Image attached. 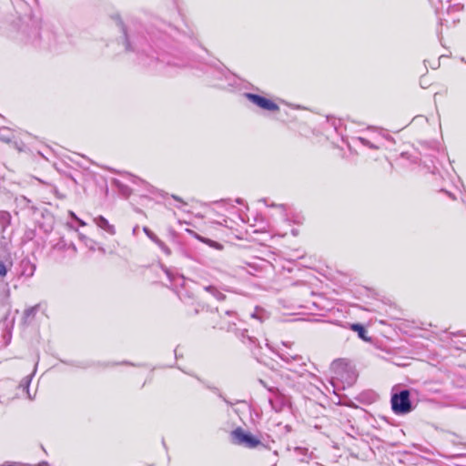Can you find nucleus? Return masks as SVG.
Here are the masks:
<instances>
[{
  "mask_svg": "<svg viewBox=\"0 0 466 466\" xmlns=\"http://www.w3.org/2000/svg\"><path fill=\"white\" fill-rule=\"evenodd\" d=\"M7 269L5 265L0 261V278H3L6 275Z\"/></svg>",
  "mask_w": 466,
  "mask_h": 466,
  "instance_id": "473e14b6",
  "label": "nucleus"
},
{
  "mask_svg": "<svg viewBox=\"0 0 466 466\" xmlns=\"http://www.w3.org/2000/svg\"><path fill=\"white\" fill-rule=\"evenodd\" d=\"M447 173H448V176L451 178L452 175L451 173H449L448 171H447Z\"/></svg>",
  "mask_w": 466,
  "mask_h": 466,
  "instance_id": "3c124183",
  "label": "nucleus"
},
{
  "mask_svg": "<svg viewBox=\"0 0 466 466\" xmlns=\"http://www.w3.org/2000/svg\"><path fill=\"white\" fill-rule=\"evenodd\" d=\"M132 181L133 183L135 184H137V185H141L144 187V188L146 189V191L149 192V193H154L155 192V187L151 185H149L148 183H147L146 181L142 180L141 178L139 177H137L135 176H132Z\"/></svg>",
  "mask_w": 466,
  "mask_h": 466,
  "instance_id": "412c9836",
  "label": "nucleus"
},
{
  "mask_svg": "<svg viewBox=\"0 0 466 466\" xmlns=\"http://www.w3.org/2000/svg\"><path fill=\"white\" fill-rule=\"evenodd\" d=\"M451 383L454 385L456 392L452 395H439V406H454L466 409V380L460 376L456 380L452 379Z\"/></svg>",
  "mask_w": 466,
  "mask_h": 466,
  "instance_id": "39448f33",
  "label": "nucleus"
},
{
  "mask_svg": "<svg viewBox=\"0 0 466 466\" xmlns=\"http://www.w3.org/2000/svg\"><path fill=\"white\" fill-rule=\"evenodd\" d=\"M277 354L287 364L298 362L299 369H291V372L296 376L299 378L311 376V373L307 372L305 359L301 355L294 352L286 343H283V347L278 350Z\"/></svg>",
  "mask_w": 466,
  "mask_h": 466,
  "instance_id": "0eeeda50",
  "label": "nucleus"
},
{
  "mask_svg": "<svg viewBox=\"0 0 466 466\" xmlns=\"http://www.w3.org/2000/svg\"><path fill=\"white\" fill-rule=\"evenodd\" d=\"M429 2H430L431 5H433V1H432V0H429Z\"/></svg>",
  "mask_w": 466,
  "mask_h": 466,
  "instance_id": "5fc2aeb1",
  "label": "nucleus"
},
{
  "mask_svg": "<svg viewBox=\"0 0 466 466\" xmlns=\"http://www.w3.org/2000/svg\"><path fill=\"white\" fill-rule=\"evenodd\" d=\"M391 410L396 415H406L411 412L415 406L410 400V390L407 389H392L390 397Z\"/></svg>",
  "mask_w": 466,
  "mask_h": 466,
  "instance_id": "423d86ee",
  "label": "nucleus"
},
{
  "mask_svg": "<svg viewBox=\"0 0 466 466\" xmlns=\"http://www.w3.org/2000/svg\"><path fill=\"white\" fill-rule=\"evenodd\" d=\"M113 19L124 35L126 51L135 53L143 66L156 71L164 70L166 66H184L171 60L164 49L168 46L170 39L182 41L186 37L193 38L192 31L181 33L177 28L164 23L147 28L134 18L125 23L119 15H114Z\"/></svg>",
  "mask_w": 466,
  "mask_h": 466,
  "instance_id": "f257e3e1",
  "label": "nucleus"
},
{
  "mask_svg": "<svg viewBox=\"0 0 466 466\" xmlns=\"http://www.w3.org/2000/svg\"><path fill=\"white\" fill-rule=\"evenodd\" d=\"M268 391L271 394L268 397V402L272 410L276 412L281 411L285 407L289 405V398L281 393L278 388H268Z\"/></svg>",
  "mask_w": 466,
  "mask_h": 466,
  "instance_id": "9d476101",
  "label": "nucleus"
},
{
  "mask_svg": "<svg viewBox=\"0 0 466 466\" xmlns=\"http://www.w3.org/2000/svg\"><path fill=\"white\" fill-rule=\"evenodd\" d=\"M236 202H237L238 204H241V203H242V199H241V198H237V199H236Z\"/></svg>",
  "mask_w": 466,
  "mask_h": 466,
  "instance_id": "a18cd8bd",
  "label": "nucleus"
},
{
  "mask_svg": "<svg viewBox=\"0 0 466 466\" xmlns=\"http://www.w3.org/2000/svg\"><path fill=\"white\" fill-rule=\"evenodd\" d=\"M26 265L28 266L29 269L25 268L23 274H25L27 277H32L34 275L35 266L29 263H26Z\"/></svg>",
  "mask_w": 466,
  "mask_h": 466,
  "instance_id": "c756f323",
  "label": "nucleus"
},
{
  "mask_svg": "<svg viewBox=\"0 0 466 466\" xmlns=\"http://www.w3.org/2000/svg\"><path fill=\"white\" fill-rule=\"evenodd\" d=\"M71 246H72V248L74 249V251H76V246L74 244H72Z\"/></svg>",
  "mask_w": 466,
  "mask_h": 466,
  "instance_id": "09e8293b",
  "label": "nucleus"
},
{
  "mask_svg": "<svg viewBox=\"0 0 466 466\" xmlns=\"http://www.w3.org/2000/svg\"><path fill=\"white\" fill-rule=\"evenodd\" d=\"M69 216H70L72 218H74L76 221V218H78L76 217V215L73 211H69Z\"/></svg>",
  "mask_w": 466,
  "mask_h": 466,
  "instance_id": "a19ab883",
  "label": "nucleus"
},
{
  "mask_svg": "<svg viewBox=\"0 0 466 466\" xmlns=\"http://www.w3.org/2000/svg\"><path fill=\"white\" fill-rule=\"evenodd\" d=\"M340 363L339 362H334L333 363V368L336 370L335 372H336V375H337V379H340L342 380L344 378V371L347 373V376H348V380H347V384L348 385H351L355 380H356V374L354 373V371L352 370H348V367H342L340 368Z\"/></svg>",
  "mask_w": 466,
  "mask_h": 466,
  "instance_id": "ddd939ff",
  "label": "nucleus"
},
{
  "mask_svg": "<svg viewBox=\"0 0 466 466\" xmlns=\"http://www.w3.org/2000/svg\"><path fill=\"white\" fill-rule=\"evenodd\" d=\"M76 221L78 222V224H79L80 226H82V227L86 226V222H85V221H83L82 219H80L79 218H76Z\"/></svg>",
  "mask_w": 466,
  "mask_h": 466,
  "instance_id": "79ce46f5",
  "label": "nucleus"
},
{
  "mask_svg": "<svg viewBox=\"0 0 466 466\" xmlns=\"http://www.w3.org/2000/svg\"><path fill=\"white\" fill-rule=\"evenodd\" d=\"M350 329L356 332H358V336L365 340V341H368L370 340V339L366 336L367 334V330L365 329V327L360 323H354V324H351L350 325Z\"/></svg>",
  "mask_w": 466,
  "mask_h": 466,
  "instance_id": "a211bd4d",
  "label": "nucleus"
},
{
  "mask_svg": "<svg viewBox=\"0 0 466 466\" xmlns=\"http://www.w3.org/2000/svg\"><path fill=\"white\" fill-rule=\"evenodd\" d=\"M37 311H38V306H34V307H31V308L25 309L24 312V317H23L24 322L25 323L31 322V320L34 319V317L35 316Z\"/></svg>",
  "mask_w": 466,
  "mask_h": 466,
  "instance_id": "aec40b11",
  "label": "nucleus"
},
{
  "mask_svg": "<svg viewBox=\"0 0 466 466\" xmlns=\"http://www.w3.org/2000/svg\"><path fill=\"white\" fill-rule=\"evenodd\" d=\"M463 437L448 431H439V441H441V450L439 457L449 460L465 459L466 454L451 452V448H457L460 445H465Z\"/></svg>",
  "mask_w": 466,
  "mask_h": 466,
  "instance_id": "20e7f679",
  "label": "nucleus"
},
{
  "mask_svg": "<svg viewBox=\"0 0 466 466\" xmlns=\"http://www.w3.org/2000/svg\"><path fill=\"white\" fill-rule=\"evenodd\" d=\"M439 192H441V193L447 195L451 199H455L456 198L454 194L452 192H451L450 190H448L447 188H445V187H440L439 188Z\"/></svg>",
  "mask_w": 466,
  "mask_h": 466,
  "instance_id": "2f4dec72",
  "label": "nucleus"
},
{
  "mask_svg": "<svg viewBox=\"0 0 466 466\" xmlns=\"http://www.w3.org/2000/svg\"><path fill=\"white\" fill-rule=\"evenodd\" d=\"M288 369L289 370V371H291V369H299V365H298V362H293L292 364H288Z\"/></svg>",
  "mask_w": 466,
  "mask_h": 466,
  "instance_id": "4c0bfd02",
  "label": "nucleus"
},
{
  "mask_svg": "<svg viewBox=\"0 0 466 466\" xmlns=\"http://www.w3.org/2000/svg\"><path fill=\"white\" fill-rule=\"evenodd\" d=\"M439 24L441 25L450 26V21L446 18H439Z\"/></svg>",
  "mask_w": 466,
  "mask_h": 466,
  "instance_id": "f704fd0d",
  "label": "nucleus"
},
{
  "mask_svg": "<svg viewBox=\"0 0 466 466\" xmlns=\"http://www.w3.org/2000/svg\"><path fill=\"white\" fill-rule=\"evenodd\" d=\"M137 228H138L137 226L134 228V229H133L134 234H136V232H137Z\"/></svg>",
  "mask_w": 466,
  "mask_h": 466,
  "instance_id": "49530a36",
  "label": "nucleus"
},
{
  "mask_svg": "<svg viewBox=\"0 0 466 466\" xmlns=\"http://www.w3.org/2000/svg\"><path fill=\"white\" fill-rule=\"evenodd\" d=\"M143 231L148 237V238H150L161 248V250H163L166 254L170 253V250L167 248V246L161 239H159L157 236L154 232H152L147 227H144Z\"/></svg>",
  "mask_w": 466,
  "mask_h": 466,
  "instance_id": "2eb2a0df",
  "label": "nucleus"
},
{
  "mask_svg": "<svg viewBox=\"0 0 466 466\" xmlns=\"http://www.w3.org/2000/svg\"><path fill=\"white\" fill-rule=\"evenodd\" d=\"M251 318L258 319L260 323H262L265 319H268V312L262 308L257 307L254 312L251 314Z\"/></svg>",
  "mask_w": 466,
  "mask_h": 466,
  "instance_id": "6ab92c4d",
  "label": "nucleus"
},
{
  "mask_svg": "<svg viewBox=\"0 0 466 466\" xmlns=\"http://www.w3.org/2000/svg\"><path fill=\"white\" fill-rule=\"evenodd\" d=\"M219 329L228 332H233L244 344L248 346L250 350L258 346V339L248 334V330L243 328V322L238 318L236 311L224 310L220 314Z\"/></svg>",
  "mask_w": 466,
  "mask_h": 466,
  "instance_id": "f03ea898",
  "label": "nucleus"
},
{
  "mask_svg": "<svg viewBox=\"0 0 466 466\" xmlns=\"http://www.w3.org/2000/svg\"><path fill=\"white\" fill-rule=\"evenodd\" d=\"M443 56H445V55H441V56H439V59H440L441 57H443Z\"/></svg>",
  "mask_w": 466,
  "mask_h": 466,
  "instance_id": "864d4df0",
  "label": "nucleus"
},
{
  "mask_svg": "<svg viewBox=\"0 0 466 466\" xmlns=\"http://www.w3.org/2000/svg\"><path fill=\"white\" fill-rule=\"evenodd\" d=\"M258 383H259L260 385H262L264 388H266L268 390V388H271V387H270V386H268V385L267 384V382H266L265 380H263L262 379H259V380H258Z\"/></svg>",
  "mask_w": 466,
  "mask_h": 466,
  "instance_id": "c9c22d12",
  "label": "nucleus"
},
{
  "mask_svg": "<svg viewBox=\"0 0 466 466\" xmlns=\"http://www.w3.org/2000/svg\"><path fill=\"white\" fill-rule=\"evenodd\" d=\"M260 201L264 202L268 207H273V208H279L280 210L281 215L283 217H285L286 205H284V204H275V203L268 204L266 198H263Z\"/></svg>",
  "mask_w": 466,
  "mask_h": 466,
  "instance_id": "bb28decb",
  "label": "nucleus"
},
{
  "mask_svg": "<svg viewBox=\"0 0 466 466\" xmlns=\"http://www.w3.org/2000/svg\"><path fill=\"white\" fill-rule=\"evenodd\" d=\"M357 139L365 147H368L372 149H379L380 147V144L379 141H381V138L377 135L373 140L366 137H359Z\"/></svg>",
  "mask_w": 466,
  "mask_h": 466,
  "instance_id": "dca6fc26",
  "label": "nucleus"
},
{
  "mask_svg": "<svg viewBox=\"0 0 466 466\" xmlns=\"http://www.w3.org/2000/svg\"><path fill=\"white\" fill-rule=\"evenodd\" d=\"M243 96L260 109L273 113L279 111V105L267 97L253 93H244Z\"/></svg>",
  "mask_w": 466,
  "mask_h": 466,
  "instance_id": "1a4fd4ad",
  "label": "nucleus"
},
{
  "mask_svg": "<svg viewBox=\"0 0 466 466\" xmlns=\"http://www.w3.org/2000/svg\"><path fill=\"white\" fill-rule=\"evenodd\" d=\"M461 459L453 460V461H453V464H454L455 466H463V465H462V463L461 462Z\"/></svg>",
  "mask_w": 466,
  "mask_h": 466,
  "instance_id": "ea45409f",
  "label": "nucleus"
},
{
  "mask_svg": "<svg viewBox=\"0 0 466 466\" xmlns=\"http://www.w3.org/2000/svg\"><path fill=\"white\" fill-rule=\"evenodd\" d=\"M451 8L452 12L453 11H459V7L457 5H449L448 9Z\"/></svg>",
  "mask_w": 466,
  "mask_h": 466,
  "instance_id": "37998d69",
  "label": "nucleus"
},
{
  "mask_svg": "<svg viewBox=\"0 0 466 466\" xmlns=\"http://www.w3.org/2000/svg\"><path fill=\"white\" fill-rule=\"evenodd\" d=\"M294 452L298 455H303V456H307L308 454V449L306 448H301V447H295L294 448Z\"/></svg>",
  "mask_w": 466,
  "mask_h": 466,
  "instance_id": "7c9ffc66",
  "label": "nucleus"
},
{
  "mask_svg": "<svg viewBox=\"0 0 466 466\" xmlns=\"http://www.w3.org/2000/svg\"><path fill=\"white\" fill-rule=\"evenodd\" d=\"M435 149H431V152L421 153L420 165L425 174H435Z\"/></svg>",
  "mask_w": 466,
  "mask_h": 466,
  "instance_id": "9b49d317",
  "label": "nucleus"
},
{
  "mask_svg": "<svg viewBox=\"0 0 466 466\" xmlns=\"http://www.w3.org/2000/svg\"><path fill=\"white\" fill-rule=\"evenodd\" d=\"M451 168L452 173L455 174L454 168L452 167H451Z\"/></svg>",
  "mask_w": 466,
  "mask_h": 466,
  "instance_id": "603ef678",
  "label": "nucleus"
},
{
  "mask_svg": "<svg viewBox=\"0 0 466 466\" xmlns=\"http://www.w3.org/2000/svg\"><path fill=\"white\" fill-rule=\"evenodd\" d=\"M167 276H168V278H169L170 281H173V279L171 278L170 273L167 272Z\"/></svg>",
  "mask_w": 466,
  "mask_h": 466,
  "instance_id": "de8ad7c7",
  "label": "nucleus"
},
{
  "mask_svg": "<svg viewBox=\"0 0 466 466\" xmlns=\"http://www.w3.org/2000/svg\"><path fill=\"white\" fill-rule=\"evenodd\" d=\"M197 238L201 240L202 242L204 243H207L208 244L210 247L212 248H215L217 249H221L222 248V245L219 244L218 242H216L214 240H211V239H208V238H203V237H200V236H197Z\"/></svg>",
  "mask_w": 466,
  "mask_h": 466,
  "instance_id": "b1692460",
  "label": "nucleus"
},
{
  "mask_svg": "<svg viewBox=\"0 0 466 466\" xmlns=\"http://www.w3.org/2000/svg\"><path fill=\"white\" fill-rule=\"evenodd\" d=\"M258 383H259L260 385H262L264 388H266L268 390V388H271V387H270V386H268V385L267 384V382H266L265 380H263L262 379H259V380H258Z\"/></svg>",
  "mask_w": 466,
  "mask_h": 466,
  "instance_id": "e433bc0d",
  "label": "nucleus"
},
{
  "mask_svg": "<svg viewBox=\"0 0 466 466\" xmlns=\"http://www.w3.org/2000/svg\"><path fill=\"white\" fill-rule=\"evenodd\" d=\"M79 238L81 241L84 242V244L86 245V247H87L90 250H95L96 249V242L87 237H86L85 235L79 233Z\"/></svg>",
  "mask_w": 466,
  "mask_h": 466,
  "instance_id": "5701e85b",
  "label": "nucleus"
},
{
  "mask_svg": "<svg viewBox=\"0 0 466 466\" xmlns=\"http://www.w3.org/2000/svg\"><path fill=\"white\" fill-rule=\"evenodd\" d=\"M0 140L3 142H5V143H12L14 147H15L19 151L23 150L22 142L15 140V134L9 127H0Z\"/></svg>",
  "mask_w": 466,
  "mask_h": 466,
  "instance_id": "f8f14e48",
  "label": "nucleus"
},
{
  "mask_svg": "<svg viewBox=\"0 0 466 466\" xmlns=\"http://www.w3.org/2000/svg\"><path fill=\"white\" fill-rule=\"evenodd\" d=\"M459 20H460V18L458 16H456V17L454 16V17H452L451 24L455 25L457 22H459Z\"/></svg>",
  "mask_w": 466,
  "mask_h": 466,
  "instance_id": "c03bdc74",
  "label": "nucleus"
},
{
  "mask_svg": "<svg viewBox=\"0 0 466 466\" xmlns=\"http://www.w3.org/2000/svg\"><path fill=\"white\" fill-rule=\"evenodd\" d=\"M94 223L101 229L106 231L111 236L116 234L115 226L110 224L109 221L103 216H97L93 219Z\"/></svg>",
  "mask_w": 466,
  "mask_h": 466,
  "instance_id": "4468645a",
  "label": "nucleus"
},
{
  "mask_svg": "<svg viewBox=\"0 0 466 466\" xmlns=\"http://www.w3.org/2000/svg\"><path fill=\"white\" fill-rule=\"evenodd\" d=\"M11 222V215L7 211L1 210L0 211V224L3 228H6Z\"/></svg>",
  "mask_w": 466,
  "mask_h": 466,
  "instance_id": "4be33fe9",
  "label": "nucleus"
},
{
  "mask_svg": "<svg viewBox=\"0 0 466 466\" xmlns=\"http://www.w3.org/2000/svg\"><path fill=\"white\" fill-rule=\"evenodd\" d=\"M215 76L218 80L221 81L223 78L228 80L229 77H231L230 74L225 70L218 69L214 71Z\"/></svg>",
  "mask_w": 466,
  "mask_h": 466,
  "instance_id": "393cba45",
  "label": "nucleus"
},
{
  "mask_svg": "<svg viewBox=\"0 0 466 466\" xmlns=\"http://www.w3.org/2000/svg\"><path fill=\"white\" fill-rule=\"evenodd\" d=\"M172 198H173L175 200H177V201H178V202L182 203L183 205H185V204H186V203H185V202H184V201H183L179 197H177V196L172 195Z\"/></svg>",
  "mask_w": 466,
  "mask_h": 466,
  "instance_id": "58836bf2",
  "label": "nucleus"
},
{
  "mask_svg": "<svg viewBox=\"0 0 466 466\" xmlns=\"http://www.w3.org/2000/svg\"><path fill=\"white\" fill-rule=\"evenodd\" d=\"M231 442L235 445L242 446L247 449H258L259 451L268 450L271 451L275 441L258 438L251 432L238 427L230 433Z\"/></svg>",
  "mask_w": 466,
  "mask_h": 466,
  "instance_id": "7ed1b4c3",
  "label": "nucleus"
},
{
  "mask_svg": "<svg viewBox=\"0 0 466 466\" xmlns=\"http://www.w3.org/2000/svg\"><path fill=\"white\" fill-rule=\"evenodd\" d=\"M439 342L441 343V347L466 351V334L461 332L451 333L442 330L439 332Z\"/></svg>",
  "mask_w": 466,
  "mask_h": 466,
  "instance_id": "6e6552de",
  "label": "nucleus"
},
{
  "mask_svg": "<svg viewBox=\"0 0 466 466\" xmlns=\"http://www.w3.org/2000/svg\"><path fill=\"white\" fill-rule=\"evenodd\" d=\"M204 290L211 294L214 298H216L218 301H222L226 299V296L218 290V289L215 286L208 285L204 287Z\"/></svg>",
  "mask_w": 466,
  "mask_h": 466,
  "instance_id": "f3484780",
  "label": "nucleus"
},
{
  "mask_svg": "<svg viewBox=\"0 0 466 466\" xmlns=\"http://www.w3.org/2000/svg\"><path fill=\"white\" fill-rule=\"evenodd\" d=\"M217 85L219 86H224L222 83H218Z\"/></svg>",
  "mask_w": 466,
  "mask_h": 466,
  "instance_id": "8fccbe9b",
  "label": "nucleus"
},
{
  "mask_svg": "<svg viewBox=\"0 0 466 466\" xmlns=\"http://www.w3.org/2000/svg\"><path fill=\"white\" fill-rule=\"evenodd\" d=\"M432 84V78L428 76L424 75L420 77V85L422 88H427Z\"/></svg>",
  "mask_w": 466,
  "mask_h": 466,
  "instance_id": "a878e982",
  "label": "nucleus"
},
{
  "mask_svg": "<svg viewBox=\"0 0 466 466\" xmlns=\"http://www.w3.org/2000/svg\"><path fill=\"white\" fill-rule=\"evenodd\" d=\"M1 325L3 327L5 328V333H4V339L5 340V343H8L11 339V332L9 329H7V324H6V321H4L3 323H1Z\"/></svg>",
  "mask_w": 466,
  "mask_h": 466,
  "instance_id": "c85d7f7f",
  "label": "nucleus"
},
{
  "mask_svg": "<svg viewBox=\"0 0 466 466\" xmlns=\"http://www.w3.org/2000/svg\"><path fill=\"white\" fill-rule=\"evenodd\" d=\"M30 382H31V377L26 376L22 380V381L20 383V387L23 388L24 390H26V391L28 392V388H29Z\"/></svg>",
  "mask_w": 466,
  "mask_h": 466,
  "instance_id": "cd10ccee",
  "label": "nucleus"
},
{
  "mask_svg": "<svg viewBox=\"0 0 466 466\" xmlns=\"http://www.w3.org/2000/svg\"><path fill=\"white\" fill-rule=\"evenodd\" d=\"M207 387L208 389H210L211 390H213L215 393H217L220 398H222L225 401H226V399L222 396V394L219 392L218 389L216 388V387H210V386H208Z\"/></svg>",
  "mask_w": 466,
  "mask_h": 466,
  "instance_id": "72a5a7b5",
  "label": "nucleus"
}]
</instances>
